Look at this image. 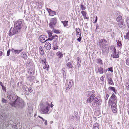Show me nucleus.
<instances>
[{
    "instance_id": "f257e3e1",
    "label": "nucleus",
    "mask_w": 129,
    "mask_h": 129,
    "mask_svg": "<svg viewBox=\"0 0 129 129\" xmlns=\"http://www.w3.org/2000/svg\"><path fill=\"white\" fill-rule=\"evenodd\" d=\"M9 104L12 107L19 109H23L25 105L24 101L19 97H17L15 100L11 101Z\"/></svg>"
},
{
    "instance_id": "f03ea898",
    "label": "nucleus",
    "mask_w": 129,
    "mask_h": 129,
    "mask_svg": "<svg viewBox=\"0 0 129 129\" xmlns=\"http://www.w3.org/2000/svg\"><path fill=\"white\" fill-rule=\"evenodd\" d=\"M22 23L21 20H19L15 22L14 28L12 30H10V36H11L20 32L21 28L22 27Z\"/></svg>"
},
{
    "instance_id": "7ed1b4c3",
    "label": "nucleus",
    "mask_w": 129,
    "mask_h": 129,
    "mask_svg": "<svg viewBox=\"0 0 129 129\" xmlns=\"http://www.w3.org/2000/svg\"><path fill=\"white\" fill-rule=\"evenodd\" d=\"M7 96L8 98L11 101L15 100L17 97H18L12 90L7 92Z\"/></svg>"
},
{
    "instance_id": "20e7f679",
    "label": "nucleus",
    "mask_w": 129,
    "mask_h": 129,
    "mask_svg": "<svg viewBox=\"0 0 129 129\" xmlns=\"http://www.w3.org/2000/svg\"><path fill=\"white\" fill-rule=\"evenodd\" d=\"M89 94L90 95L89 96V97L86 101V102L87 104L90 103L93 101H94L95 97L96 96L95 94H94L95 91L94 90H92L91 91H89Z\"/></svg>"
},
{
    "instance_id": "39448f33",
    "label": "nucleus",
    "mask_w": 129,
    "mask_h": 129,
    "mask_svg": "<svg viewBox=\"0 0 129 129\" xmlns=\"http://www.w3.org/2000/svg\"><path fill=\"white\" fill-rule=\"evenodd\" d=\"M102 100L99 96L95 97L94 99L93 102L92 106L93 107H96L101 105Z\"/></svg>"
},
{
    "instance_id": "423d86ee",
    "label": "nucleus",
    "mask_w": 129,
    "mask_h": 129,
    "mask_svg": "<svg viewBox=\"0 0 129 129\" xmlns=\"http://www.w3.org/2000/svg\"><path fill=\"white\" fill-rule=\"evenodd\" d=\"M58 38V37L56 35H55L53 36L51 38H49L48 40L51 41H52V40L54 39L53 41V45L54 46V48L55 50L57 49V48H55L54 47L56 46H57V39Z\"/></svg>"
},
{
    "instance_id": "0eeeda50",
    "label": "nucleus",
    "mask_w": 129,
    "mask_h": 129,
    "mask_svg": "<svg viewBox=\"0 0 129 129\" xmlns=\"http://www.w3.org/2000/svg\"><path fill=\"white\" fill-rule=\"evenodd\" d=\"M57 23V18H56L51 19L50 22L49 24V27L51 28H53L56 26Z\"/></svg>"
},
{
    "instance_id": "6e6552de",
    "label": "nucleus",
    "mask_w": 129,
    "mask_h": 129,
    "mask_svg": "<svg viewBox=\"0 0 129 129\" xmlns=\"http://www.w3.org/2000/svg\"><path fill=\"white\" fill-rule=\"evenodd\" d=\"M112 93V95L109 99L108 102V104L110 105L115 103L116 101V96L113 93Z\"/></svg>"
},
{
    "instance_id": "1a4fd4ad",
    "label": "nucleus",
    "mask_w": 129,
    "mask_h": 129,
    "mask_svg": "<svg viewBox=\"0 0 129 129\" xmlns=\"http://www.w3.org/2000/svg\"><path fill=\"white\" fill-rule=\"evenodd\" d=\"M107 42V41L105 39H103L100 40L99 41V45L101 47L105 46H108V44H106Z\"/></svg>"
},
{
    "instance_id": "9d476101",
    "label": "nucleus",
    "mask_w": 129,
    "mask_h": 129,
    "mask_svg": "<svg viewBox=\"0 0 129 129\" xmlns=\"http://www.w3.org/2000/svg\"><path fill=\"white\" fill-rule=\"evenodd\" d=\"M47 36L44 35H41L39 37V39L42 43H45L47 41L49 40L47 39Z\"/></svg>"
},
{
    "instance_id": "9b49d317",
    "label": "nucleus",
    "mask_w": 129,
    "mask_h": 129,
    "mask_svg": "<svg viewBox=\"0 0 129 129\" xmlns=\"http://www.w3.org/2000/svg\"><path fill=\"white\" fill-rule=\"evenodd\" d=\"M49 107H43L41 108V112L45 114L48 113L49 111Z\"/></svg>"
},
{
    "instance_id": "f8f14e48",
    "label": "nucleus",
    "mask_w": 129,
    "mask_h": 129,
    "mask_svg": "<svg viewBox=\"0 0 129 129\" xmlns=\"http://www.w3.org/2000/svg\"><path fill=\"white\" fill-rule=\"evenodd\" d=\"M102 47L103 49L102 50V54L103 55L107 53L108 52V51L109 49V47L108 45V46H105Z\"/></svg>"
},
{
    "instance_id": "ddd939ff",
    "label": "nucleus",
    "mask_w": 129,
    "mask_h": 129,
    "mask_svg": "<svg viewBox=\"0 0 129 129\" xmlns=\"http://www.w3.org/2000/svg\"><path fill=\"white\" fill-rule=\"evenodd\" d=\"M118 26L120 28L124 29L126 27V25L123 20L118 23Z\"/></svg>"
},
{
    "instance_id": "4468645a",
    "label": "nucleus",
    "mask_w": 129,
    "mask_h": 129,
    "mask_svg": "<svg viewBox=\"0 0 129 129\" xmlns=\"http://www.w3.org/2000/svg\"><path fill=\"white\" fill-rule=\"evenodd\" d=\"M111 107L113 112L114 113H116L117 112V109L116 103H114L113 104H112Z\"/></svg>"
},
{
    "instance_id": "2eb2a0df",
    "label": "nucleus",
    "mask_w": 129,
    "mask_h": 129,
    "mask_svg": "<svg viewBox=\"0 0 129 129\" xmlns=\"http://www.w3.org/2000/svg\"><path fill=\"white\" fill-rule=\"evenodd\" d=\"M47 10L50 16H53L56 14V13L55 11H52L50 9L48 8L47 9Z\"/></svg>"
},
{
    "instance_id": "dca6fc26",
    "label": "nucleus",
    "mask_w": 129,
    "mask_h": 129,
    "mask_svg": "<svg viewBox=\"0 0 129 129\" xmlns=\"http://www.w3.org/2000/svg\"><path fill=\"white\" fill-rule=\"evenodd\" d=\"M75 30L77 37H78L79 36H81V31L80 28H77Z\"/></svg>"
},
{
    "instance_id": "f3484780",
    "label": "nucleus",
    "mask_w": 129,
    "mask_h": 129,
    "mask_svg": "<svg viewBox=\"0 0 129 129\" xmlns=\"http://www.w3.org/2000/svg\"><path fill=\"white\" fill-rule=\"evenodd\" d=\"M106 78L108 79V83L109 84L113 85H114L113 82L111 77H108V76H107Z\"/></svg>"
},
{
    "instance_id": "a211bd4d",
    "label": "nucleus",
    "mask_w": 129,
    "mask_h": 129,
    "mask_svg": "<svg viewBox=\"0 0 129 129\" xmlns=\"http://www.w3.org/2000/svg\"><path fill=\"white\" fill-rule=\"evenodd\" d=\"M36 78L35 76H30L27 78V80L30 82H34V80H36Z\"/></svg>"
},
{
    "instance_id": "6ab92c4d",
    "label": "nucleus",
    "mask_w": 129,
    "mask_h": 129,
    "mask_svg": "<svg viewBox=\"0 0 129 129\" xmlns=\"http://www.w3.org/2000/svg\"><path fill=\"white\" fill-rule=\"evenodd\" d=\"M45 47L47 50H50L51 48V44L48 42H47L45 45Z\"/></svg>"
},
{
    "instance_id": "aec40b11",
    "label": "nucleus",
    "mask_w": 129,
    "mask_h": 129,
    "mask_svg": "<svg viewBox=\"0 0 129 129\" xmlns=\"http://www.w3.org/2000/svg\"><path fill=\"white\" fill-rule=\"evenodd\" d=\"M44 49V48L41 46L39 48L40 53L42 55H44V52L43 50Z\"/></svg>"
},
{
    "instance_id": "412c9836",
    "label": "nucleus",
    "mask_w": 129,
    "mask_h": 129,
    "mask_svg": "<svg viewBox=\"0 0 129 129\" xmlns=\"http://www.w3.org/2000/svg\"><path fill=\"white\" fill-rule=\"evenodd\" d=\"M73 62H69L66 64V66L68 69H69L70 68H72L73 65L72 64Z\"/></svg>"
},
{
    "instance_id": "4be33fe9",
    "label": "nucleus",
    "mask_w": 129,
    "mask_h": 129,
    "mask_svg": "<svg viewBox=\"0 0 129 129\" xmlns=\"http://www.w3.org/2000/svg\"><path fill=\"white\" fill-rule=\"evenodd\" d=\"M111 56L112 57L114 58H118L119 57L118 55V53H116V51H115V53L114 52V53L113 54H112L111 55Z\"/></svg>"
},
{
    "instance_id": "5701e85b",
    "label": "nucleus",
    "mask_w": 129,
    "mask_h": 129,
    "mask_svg": "<svg viewBox=\"0 0 129 129\" xmlns=\"http://www.w3.org/2000/svg\"><path fill=\"white\" fill-rule=\"evenodd\" d=\"M73 82L72 81H70L69 83L68 88L66 89V91H68V90L69 89L72 87V84Z\"/></svg>"
},
{
    "instance_id": "b1692460",
    "label": "nucleus",
    "mask_w": 129,
    "mask_h": 129,
    "mask_svg": "<svg viewBox=\"0 0 129 129\" xmlns=\"http://www.w3.org/2000/svg\"><path fill=\"white\" fill-rule=\"evenodd\" d=\"M81 62V60L80 59L79 57L77 58V63L78 68H79L81 66L80 63Z\"/></svg>"
},
{
    "instance_id": "393cba45",
    "label": "nucleus",
    "mask_w": 129,
    "mask_h": 129,
    "mask_svg": "<svg viewBox=\"0 0 129 129\" xmlns=\"http://www.w3.org/2000/svg\"><path fill=\"white\" fill-rule=\"evenodd\" d=\"M98 72H96V73H98L99 72V73L100 74H103L104 73V70L103 69L101 68V67H98Z\"/></svg>"
},
{
    "instance_id": "a878e982",
    "label": "nucleus",
    "mask_w": 129,
    "mask_h": 129,
    "mask_svg": "<svg viewBox=\"0 0 129 129\" xmlns=\"http://www.w3.org/2000/svg\"><path fill=\"white\" fill-rule=\"evenodd\" d=\"M21 56L23 58L26 59L27 58V56L25 52H22L20 53Z\"/></svg>"
},
{
    "instance_id": "bb28decb",
    "label": "nucleus",
    "mask_w": 129,
    "mask_h": 129,
    "mask_svg": "<svg viewBox=\"0 0 129 129\" xmlns=\"http://www.w3.org/2000/svg\"><path fill=\"white\" fill-rule=\"evenodd\" d=\"M99 125L96 122L94 124L93 127V129H99Z\"/></svg>"
},
{
    "instance_id": "cd10ccee",
    "label": "nucleus",
    "mask_w": 129,
    "mask_h": 129,
    "mask_svg": "<svg viewBox=\"0 0 129 129\" xmlns=\"http://www.w3.org/2000/svg\"><path fill=\"white\" fill-rule=\"evenodd\" d=\"M80 9L82 10H85L86 8V6L83 4V3H82L80 5Z\"/></svg>"
},
{
    "instance_id": "c85d7f7f",
    "label": "nucleus",
    "mask_w": 129,
    "mask_h": 129,
    "mask_svg": "<svg viewBox=\"0 0 129 129\" xmlns=\"http://www.w3.org/2000/svg\"><path fill=\"white\" fill-rule=\"evenodd\" d=\"M122 17L120 15H119L116 18V20L118 22H121L122 19Z\"/></svg>"
},
{
    "instance_id": "c756f323",
    "label": "nucleus",
    "mask_w": 129,
    "mask_h": 129,
    "mask_svg": "<svg viewBox=\"0 0 129 129\" xmlns=\"http://www.w3.org/2000/svg\"><path fill=\"white\" fill-rule=\"evenodd\" d=\"M56 55L59 58H61L63 56V54L60 51L57 52L56 53Z\"/></svg>"
},
{
    "instance_id": "7c9ffc66",
    "label": "nucleus",
    "mask_w": 129,
    "mask_h": 129,
    "mask_svg": "<svg viewBox=\"0 0 129 129\" xmlns=\"http://www.w3.org/2000/svg\"><path fill=\"white\" fill-rule=\"evenodd\" d=\"M28 73L29 74L31 75H34V73L33 70V69L31 68H30L29 69V70L28 71Z\"/></svg>"
},
{
    "instance_id": "2f4dec72",
    "label": "nucleus",
    "mask_w": 129,
    "mask_h": 129,
    "mask_svg": "<svg viewBox=\"0 0 129 129\" xmlns=\"http://www.w3.org/2000/svg\"><path fill=\"white\" fill-rule=\"evenodd\" d=\"M117 44V46H119L120 47V49H121V46H122V44L121 41H119V40L116 41Z\"/></svg>"
},
{
    "instance_id": "473e14b6",
    "label": "nucleus",
    "mask_w": 129,
    "mask_h": 129,
    "mask_svg": "<svg viewBox=\"0 0 129 129\" xmlns=\"http://www.w3.org/2000/svg\"><path fill=\"white\" fill-rule=\"evenodd\" d=\"M43 66L44 69H46L47 71L48 70L49 66L48 64H46V63H45L43 65Z\"/></svg>"
},
{
    "instance_id": "72a5a7b5",
    "label": "nucleus",
    "mask_w": 129,
    "mask_h": 129,
    "mask_svg": "<svg viewBox=\"0 0 129 129\" xmlns=\"http://www.w3.org/2000/svg\"><path fill=\"white\" fill-rule=\"evenodd\" d=\"M61 22L63 24L64 26L65 27L68 25V21H61Z\"/></svg>"
},
{
    "instance_id": "f704fd0d",
    "label": "nucleus",
    "mask_w": 129,
    "mask_h": 129,
    "mask_svg": "<svg viewBox=\"0 0 129 129\" xmlns=\"http://www.w3.org/2000/svg\"><path fill=\"white\" fill-rule=\"evenodd\" d=\"M108 89H109V90H111L113 91V92L116 94V90L115 89V88L114 87H109L108 88Z\"/></svg>"
},
{
    "instance_id": "c9c22d12",
    "label": "nucleus",
    "mask_w": 129,
    "mask_h": 129,
    "mask_svg": "<svg viewBox=\"0 0 129 129\" xmlns=\"http://www.w3.org/2000/svg\"><path fill=\"white\" fill-rule=\"evenodd\" d=\"M125 86L126 89L129 91V79H128V81L126 83Z\"/></svg>"
},
{
    "instance_id": "e433bc0d",
    "label": "nucleus",
    "mask_w": 129,
    "mask_h": 129,
    "mask_svg": "<svg viewBox=\"0 0 129 129\" xmlns=\"http://www.w3.org/2000/svg\"><path fill=\"white\" fill-rule=\"evenodd\" d=\"M53 29V31L56 34H59L60 33V31L58 30H56L53 28H52Z\"/></svg>"
},
{
    "instance_id": "4c0bfd02",
    "label": "nucleus",
    "mask_w": 129,
    "mask_h": 129,
    "mask_svg": "<svg viewBox=\"0 0 129 129\" xmlns=\"http://www.w3.org/2000/svg\"><path fill=\"white\" fill-rule=\"evenodd\" d=\"M124 38L125 39H127L128 40H129V31L126 33V35H124Z\"/></svg>"
},
{
    "instance_id": "58836bf2",
    "label": "nucleus",
    "mask_w": 129,
    "mask_h": 129,
    "mask_svg": "<svg viewBox=\"0 0 129 129\" xmlns=\"http://www.w3.org/2000/svg\"><path fill=\"white\" fill-rule=\"evenodd\" d=\"M2 102L3 103H6L8 102L7 100L3 98H2Z\"/></svg>"
},
{
    "instance_id": "ea45409f",
    "label": "nucleus",
    "mask_w": 129,
    "mask_h": 129,
    "mask_svg": "<svg viewBox=\"0 0 129 129\" xmlns=\"http://www.w3.org/2000/svg\"><path fill=\"white\" fill-rule=\"evenodd\" d=\"M98 61V63L100 64L101 65L103 64L102 60L100 58L98 59H97Z\"/></svg>"
},
{
    "instance_id": "a19ab883",
    "label": "nucleus",
    "mask_w": 129,
    "mask_h": 129,
    "mask_svg": "<svg viewBox=\"0 0 129 129\" xmlns=\"http://www.w3.org/2000/svg\"><path fill=\"white\" fill-rule=\"evenodd\" d=\"M47 33L49 35V38H51V37L53 36L52 33L50 31H47Z\"/></svg>"
},
{
    "instance_id": "79ce46f5",
    "label": "nucleus",
    "mask_w": 129,
    "mask_h": 129,
    "mask_svg": "<svg viewBox=\"0 0 129 129\" xmlns=\"http://www.w3.org/2000/svg\"><path fill=\"white\" fill-rule=\"evenodd\" d=\"M42 63L43 64V65L45 63H46V60L45 58H44V59L42 60Z\"/></svg>"
},
{
    "instance_id": "37998d69",
    "label": "nucleus",
    "mask_w": 129,
    "mask_h": 129,
    "mask_svg": "<svg viewBox=\"0 0 129 129\" xmlns=\"http://www.w3.org/2000/svg\"><path fill=\"white\" fill-rule=\"evenodd\" d=\"M110 49L111 50L113 51L115 53L116 49L114 47L111 46L110 48Z\"/></svg>"
},
{
    "instance_id": "c03bdc74",
    "label": "nucleus",
    "mask_w": 129,
    "mask_h": 129,
    "mask_svg": "<svg viewBox=\"0 0 129 129\" xmlns=\"http://www.w3.org/2000/svg\"><path fill=\"white\" fill-rule=\"evenodd\" d=\"M125 63L127 65L129 66V58H128L126 59Z\"/></svg>"
},
{
    "instance_id": "a18cd8bd",
    "label": "nucleus",
    "mask_w": 129,
    "mask_h": 129,
    "mask_svg": "<svg viewBox=\"0 0 129 129\" xmlns=\"http://www.w3.org/2000/svg\"><path fill=\"white\" fill-rule=\"evenodd\" d=\"M126 22H127V24L129 28V18L127 17L126 18Z\"/></svg>"
},
{
    "instance_id": "49530a36",
    "label": "nucleus",
    "mask_w": 129,
    "mask_h": 129,
    "mask_svg": "<svg viewBox=\"0 0 129 129\" xmlns=\"http://www.w3.org/2000/svg\"><path fill=\"white\" fill-rule=\"evenodd\" d=\"M1 86L2 87V89L3 90L5 91V92H6V87L4 86L3 85H1Z\"/></svg>"
},
{
    "instance_id": "de8ad7c7",
    "label": "nucleus",
    "mask_w": 129,
    "mask_h": 129,
    "mask_svg": "<svg viewBox=\"0 0 129 129\" xmlns=\"http://www.w3.org/2000/svg\"><path fill=\"white\" fill-rule=\"evenodd\" d=\"M81 13L83 16H85L86 15V12L84 11H82L81 12Z\"/></svg>"
},
{
    "instance_id": "09e8293b",
    "label": "nucleus",
    "mask_w": 129,
    "mask_h": 129,
    "mask_svg": "<svg viewBox=\"0 0 129 129\" xmlns=\"http://www.w3.org/2000/svg\"><path fill=\"white\" fill-rule=\"evenodd\" d=\"M28 91L29 92L31 93L33 91V90L32 89V88L31 87H30L28 89Z\"/></svg>"
},
{
    "instance_id": "8fccbe9b",
    "label": "nucleus",
    "mask_w": 129,
    "mask_h": 129,
    "mask_svg": "<svg viewBox=\"0 0 129 129\" xmlns=\"http://www.w3.org/2000/svg\"><path fill=\"white\" fill-rule=\"evenodd\" d=\"M11 50L10 49H9L7 51V56H9L10 55V52Z\"/></svg>"
},
{
    "instance_id": "3c124183",
    "label": "nucleus",
    "mask_w": 129,
    "mask_h": 129,
    "mask_svg": "<svg viewBox=\"0 0 129 129\" xmlns=\"http://www.w3.org/2000/svg\"><path fill=\"white\" fill-rule=\"evenodd\" d=\"M108 71L111 72H113V70L112 67H111L110 68H108Z\"/></svg>"
},
{
    "instance_id": "603ef678",
    "label": "nucleus",
    "mask_w": 129,
    "mask_h": 129,
    "mask_svg": "<svg viewBox=\"0 0 129 129\" xmlns=\"http://www.w3.org/2000/svg\"><path fill=\"white\" fill-rule=\"evenodd\" d=\"M100 79L102 81L104 82V77L103 76H102L100 78Z\"/></svg>"
},
{
    "instance_id": "864d4df0",
    "label": "nucleus",
    "mask_w": 129,
    "mask_h": 129,
    "mask_svg": "<svg viewBox=\"0 0 129 129\" xmlns=\"http://www.w3.org/2000/svg\"><path fill=\"white\" fill-rule=\"evenodd\" d=\"M79 37L77 39V40L79 42H80L82 39V37L81 36H79Z\"/></svg>"
},
{
    "instance_id": "5fc2aeb1",
    "label": "nucleus",
    "mask_w": 129,
    "mask_h": 129,
    "mask_svg": "<svg viewBox=\"0 0 129 129\" xmlns=\"http://www.w3.org/2000/svg\"><path fill=\"white\" fill-rule=\"evenodd\" d=\"M36 5L38 6L39 7H40L41 6V5L40 4V3H39V2H37L36 3Z\"/></svg>"
},
{
    "instance_id": "6e6d98bb",
    "label": "nucleus",
    "mask_w": 129,
    "mask_h": 129,
    "mask_svg": "<svg viewBox=\"0 0 129 129\" xmlns=\"http://www.w3.org/2000/svg\"><path fill=\"white\" fill-rule=\"evenodd\" d=\"M25 93L27 95H28L29 94V92L27 90H25Z\"/></svg>"
},
{
    "instance_id": "4d7b16f0",
    "label": "nucleus",
    "mask_w": 129,
    "mask_h": 129,
    "mask_svg": "<svg viewBox=\"0 0 129 129\" xmlns=\"http://www.w3.org/2000/svg\"><path fill=\"white\" fill-rule=\"evenodd\" d=\"M74 116H71L70 117V119L71 120H74Z\"/></svg>"
},
{
    "instance_id": "13d9d810",
    "label": "nucleus",
    "mask_w": 129,
    "mask_h": 129,
    "mask_svg": "<svg viewBox=\"0 0 129 129\" xmlns=\"http://www.w3.org/2000/svg\"><path fill=\"white\" fill-rule=\"evenodd\" d=\"M109 96V95L108 94H107L106 96L105 100H107Z\"/></svg>"
},
{
    "instance_id": "bf43d9fd",
    "label": "nucleus",
    "mask_w": 129,
    "mask_h": 129,
    "mask_svg": "<svg viewBox=\"0 0 129 129\" xmlns=\"http://www.w3.org/2000/svg\"><path fill=\"white\" fill-rule=\"evenodd\" d=\"M15 54H19V52L18 50H16L15 53Z\"/></svg>"
},
{
    "instance_id": "052dcab7",
    "label": "nucleus",
    "mask_w": 129,
    "mask_h": 129,
    "mask_svg": "<svg viewBox=\"0 0 129 129\" xmlns=\"http://www.w3.org/2000/svg\"><path fill=\"white\" fill-rule=\"evenodd\" d=\"M63 74V78H64V79L65 80L66 78V76L65 72V73H64V74Z\"/></svg>"
},
{
    "instance_id": "680f3d73",
    "label": "nucleus",
    "mask_w": 129,
    "mask_h": 129,
    "mask_svg": "<svg viewBox=\"0 0 129 129\" xmlns=\"http://www.w3.org/2000/svg\"><path fill=\"white\" fill-rule=\"evenodd\" d=\"M38 117H39L41 119L43 120V121H45V119H44L42 117H41L39 116H38Z\"/></svg>"
},
{
    "instance_id": "e2e57ef3",
    "label": "nucleus",
    "mask_w": 129,
    "mask_h": 129,
    "mask_svg": "<svg viewBox=\"0 0 129 129\" xmlns=\"http://www.w3.org/2000/svg\"><path fill=\"white\" fill-rule=\"evenodd\" d=\"M62 71L63 74H64V72H65V70L64 68H63L62 69Z\"/></svg>"
},
{
    "instance_id": "0e129e2a",
    "label": "nucleus",
    "mask_w": 129,
    "mask_h": 129,
    "mask_svg": "<svg viewBox=\"0 0 129 129\" xmlns=\"http://www.w3.org/2000/svg\"><path fill=\"white\" fill-rule=\"evenodd\" d=\"M97 19H98L97 17V16H96V17H95V19L94 22V23H96L97 21Z\"/></svg>"
},
{
    "instance_id": "69168bd1",
    "label": "nucleus",
    "mask_w": 129,
    "mask_h": 129,
    "mask_svg": "<svg viewBox=\"0 0 129 129\" xmlns=\"http://www.w3.org/2000/svg\"><path fill=\"white\" fill-rule=\"evenodd\" d=\"M26 86L25 85H24L22 87L23 89V90H24L25 89H26Z\"/></svg>"
},
{
    "instance_id": "338daca9",
    "label": "nucleus",
    "mask_w": 129,
    "mask_h": 129,
    "mask_svg": "<svg viewBox=\"0 0 129 129\" xmlns=\"http://www.w3.org/2000/svg\"><path fill=\"white\" fill-rule=\"evenodd\" d=\"M12 127L13 128H17V126L16 125H13V126H12Z\"/></svg>"
},
{
    "instance_id": "774afa93",
    "label": "nucleus",
    "mask_w": 129,
    "mask_h": 129,
    "mask_svg": "<svg viewBox=\"0 0 129 129\" xmlns=\"http://www.w3.org/2000/svg\"><path fill=\"white\" fill-rule=\"evenodd\" d=\"M15 50H14V49L13 48H12V49H11V51H12L13 52L15 53Z\"/></svg>"
}]
</instances>
